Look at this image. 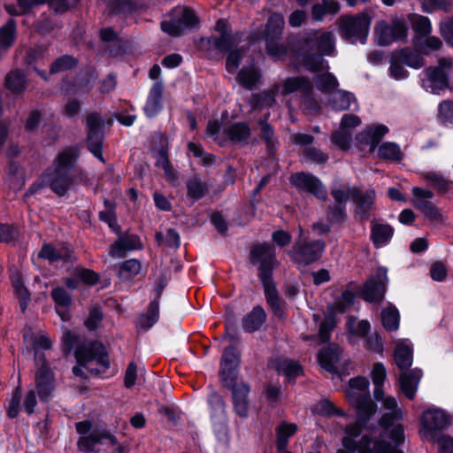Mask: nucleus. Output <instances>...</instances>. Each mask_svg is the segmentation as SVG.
Returning a JSON list of instances; mask_svg holds the SVG:
<instances>
[{
    "mask_svg": "<svg viewBox=\"0 0 453 453\" xmlns=\"http://www.w3.org/2000/svg\"><path fill=\"white\" fill-rule=\"evenodd\" d=\"M275 261V249L270 244L265 242L251 248L250 262L254 265H258V278L262 282L266 302L273 314L282 318L284 311L273 277Z\"/></svg>",
    "mask_w": 453,
    "mask_h": 453,
    "instance_id": "obj_1",
    "label": "nucleus"
},
{
    "mask_svg": "<svg viewBox=\"0 0 453 453\" xmlns=\"http://www.w3.org/2000/svg\"><path fill=\"white\" fill-rule=\"evenodd\" d=\"M62 349L65 355H69L73 351L77 363L80 365H86L96 360L104 370H107L110 367V361L105 348L98 341L87 342L85 337L73 334L70 330H65L62 336Z\"/></svg>",
    "mask_w": 453,
    "mask_h": 453,
    "instance_id": "obj_2",
    "label": "nucleus"
},
{
    "mask_svg": "<svg viewBox=\"0 0 453 453\" xmlns=\"http://www.w3.org/2000/svg\"><path fill=\"white\" fill-rule=\"evenodd\" d=\"M76 158L70 150H65L58 155L51 167L48 168L42 176L43 186L58 196H65L74 186L73 169Z\"/></svg>",
    "mask_w": 453,
    "mask_h": 453,
    "instance_id": "obj_3",
    "label": "nucleus"
},
{
    "mask_svg": "<svg viewBox=\"0 0 453 453\" xmlns=\"http://www.w3.org/2000/svg\"><path fill=\"white\" fill-rule=\"evenodd\" d=\"M394 359L395 365L401 370L399 375L401 391L408 399L412 400L418 390L423 372L418 368L409 370L413 362V348L408 340H401L396 343Z\"/></svg>",
    "mask_w": 453,
    "mask_h": 453,
    "instance_id": "obj_4",
    "label": "nucleus"
},
{
    "mask_svg": "<svg viewBox=\"0 0 453 453\" xmlns=\"http://www.w3.org/2000/svg\"><path fill=\"white\" fill-rule=\"evenodd\" d=\"M326 244L322 240H304L299 237L288 255L297 267H306L317 262L324 253Z\"/></svg>",
    "mask_w": 453,
    "mask_h": 453,
    "instance_id": "obj_5",
    "label": "nucleus"
},
{
    "mask_svg": "<svg viewBox=\"0 0 453 453\" xmlns=\"http://www.w3.org/2000/svg\"><path fill=\"white\" fill-rule=\"evenodd\" d=\"M388 437L392 445L386 441H372L370 436L363 435L359 441V453H403L398 447L404 441V429L401 424L390 429Z\"/></svg>",
    "mask_w": 453,
    "mask_h": 453,
    "instance_id": "obj_6",
    "label": "nucleus"
},
{
    "mask_svg": "<svg viewBox=\"0 0 453 453\" xmlns=\"http://www.w3.org/2000/svg\"><path fill=\"white\" fill-rule=\"evenodd\" d=\"M370 381L363 376H357L349 380L346 397L354 409H369L377 412V403L372 399L369 391Z\"/></svg>",
    "mask_w": 453,
    "mask_h": 453,
    "instance_id": "obj_7",
    "label": "nucleus"
},
{
    "mask_svg": "<svg viewBox=\"0 0 453 453\" xmlns=\"http://www.w3.org/2000/svg\"><path fill=\"white\" fill-rule=\"evenodd\" d=\"M371 25L368 12H363L356 16H344L341 19L340 32L345 39L365 43Z\"/></svg>",
    "mask_w": 453,
    "mask_h": 453,
    "instance_id": "obj_8",
    "label": "nucleus"
},
{
    "mask_svg": "<svg viewBox=\"0 0 453 453\" xmlns=\"http://www.w3.org/2000/svg\"><path fill=\"white\" fill-rule=\"evenodd\" d=\"M284 27L283 16L280 13L272 14L265 27V47L269 56L274 59H280L287 53V49L280 42Z\"/></svg>",
    "mask_w": 453,
    "mask_h": 453,
    "instance_id": "obj_9",
    "label": "nucleus"
},
{
    "mask_svg": "<svg viewBox=\"0 0 453 453\" xmlns=\"http://www.w3.org/2000/svg\"><path fill=\"white\" fill-rule=\"evenodd\" d=\"M374 32L380 46H388L395 42H407L408 27L402 19L395 18L390 22L380 20L375 24Z\"/></svg>",
    "mask_w": 453,
    "mask_h": 453,
    "instance_id": "obj_10",
    "label": "nucleus"
},
{
    "mask_svg": "<svg viewBox=\"0 0 453 453\" xmlns=\"http://www.w3.org/2000/svg\"><path fill=\"white\" fill-rule=\"evenodd\" d=\"M388 284V268L380 266L376 273L358 288V296L368 303H380L384 298Z\"/></svg>",
    "mask_w": 453,
    "mask_h": 453,
    "instance_id": "obj_11",
    "label": "nucleus"
},
{
    "mask_svg": "<svg viewBox=\"0 0 453 453\" xmlns=\"http://www.w3.org/2000/svg\"><path fill=\"white\" fill-rule=\"evenodd\" d=\"M421 435L434 443L438 434L450 425L448 414L441 409H429L422 413Z\"/></svg>",
    "mask_w": 453,
    "mask_h": 453,
    "instance_id": "obj_12",
    "label": "nucleus"
},
{
    "mask_svg": "<svg viewBox=\"0 0 453 453\" xmlns=\"http://www.w3.org/2000/svg\"><path fill=\"white\" fill-rule=\"evenodd\" d=\"M420 85L426 91L434 95H441L449 88V74L442 61L437 66H429L420 74Z\"/></svg>",
    "mask_w": 453,
    "mask_h": 453,
    "instance_id": "obj_13",
    "label": "nucleus"
},
{
    "mask_svg": "<svg viewBox=\"0 0 453 453\" xmlns=\"http://www.w3.org/2000/svg\"><path fill=\"white\" fill-rule=\"evenodd\" d=\"M289 183L300 194H311L321 201H326L327 198L326 188L319 178L311 173H292L289 177Z\"/></svg>",
    "mask_w": 453,
    "mask_h": 453,
    "instance_id": "obj_14",
    "label": "nucleus"
},
{
    "mask_svg": "<svg viewBox=\"0 0 453 453\" xmlns=\"http://www.w3.org/2000/svg\"><path fill=\"white\" fill-rule=\"evenodd\" d=\"M334 202L326 208V218L332 225H341L348 219L347 203L349 200V194L345 189L336 186L334 182L330 191Z\"/></svg>",
    "mask_w": 453,
    "mask_h": 453,
    "instance_id": "obj_15",
    "label": "nucleus"
},
{
    "mask_svg": "<svg viewBox=\"0 0 453 453\" xmlns=\"http://www.w3.org/2000/svg\"><path fill=\"white\" fill-rule=\"evenodd\" d=\"M198 19L195 12L188 8H182L176 12L171 20L161 22V29L171 36H180L188 30L196 27Z\"/></svg>",
    "mask_w": 453,
    "mask_h": 453,
    "instance_id": "obj_16",
    "label": "nucleus"
},
{
    "mask_svg": "<svg viewBox=\"0 0 453 453\" xmlns=\"http://www.w3.org/2000/svg\"><path fill=\"white\" fill-rule=\"evenodd\" d=\"M346 192L349 194V199L354 203V213L361 220H366L371 217V212L375 207L376 192L369 188L362 190L358 187H348Z\"/></svg>",
    "mask_w": 453,
    "mask_h": 453,
    "instance_id": "obj_17",
    "label": "nucleus"
},
{
    "mask_svg": "<svg viewBox=\"0 0 453 453\" xmlns=\"http://www.w3.org/2000/svg\"><path fill=\"white\" fill-rule=\"evenodd\" d=\"M240 357L236 353L235 347L229 346L225 349L219 369V377L224 387H233L237 382L239 374Z\"/></svg>",
    "mask_w": 453,
    "mask_h": 453,
    "instance_id": "obj_18",
    "label": "nucleus"
},
{
    "mask_svg": "<svg viewBox=\"0 0 453 453\" xmlns=\"http://www.w3.org/2000/svg\"><path fill=\"white\" fill-rule=\"evenodd\" d=\"M117 443V437L106 429H93L88 435L81 436L78 442V449L84 453H98L99 446L107 449Z\"/></svg>",
    "mask_w": 453,
    "mask_h": 453,
    "instance_id": "obj_19",
    "label": "nucleus"
},
{
    "mask_svg": "<svg viewBox=\"0 0 453 453\" xmlns=\"http://www.w3.org/2000/svg\"><path fill=\"white\" fill-rule=\"evenodd\" d=\"M35 380L40 400L45 403L50 402L55 390L54 377L50 367L45 363L37 370Z\"/></svg>",
    "mask_w": 453,
    "mask_h": 453,
    "instance_id": "obj_20",
    "label": "nucleus"
},
{
    "mask_svg": "<svg viewBox=\"0 0 453 453\" xmlns=\"http://www.w3.org/2000/svg\"><path fill=\"white\" fill-rule=\"evenodd\" d=\"M227 388L232 392L235 413L241 418H247L249 415L248 396L250 391V386L247 383L242 382Z\"/></svg>",
    "mask_w": 453,
    "mask_h": 453,
    "instance_id": "obj_21",
    "label": "nucleus"
},
{
    "mask_svg": "<svg viewBox=\"0 0 453 453\" xmlns=\"http://www.w3.org/2000/svg\"><path fill=\"white\" fill-rule=\"evenodd\" d=\"M389 129L386 125L377 124L367 127L357 134V139L362 144L369 146V151L373 152L379 147V143Z\"/></svg>",
    "mask_w": 453,
    "mask_h": 453,
    "instance_id": "obj_22",
    "label": "nucleus"
},
{
    "mask_svg": "<svg viewBox=\"0 0 453 453\" xmlns=\"http://www.w3.org/2000/svg\"><path fill=\"white\" fill-rule=\"evenodd\" d=\"M342 357V349L336 344H329L318 354L319 363L322 368L331 373H337V364Z\"/></svg>",
    "mask_w": 453,
    "mask_h": 453,
    "instance_id": "obj_23",
    "label": "nucleus"
},
{
    "mask_svg": "<svg viewBox=\"0 0 453 453\" xmlns=\"http://www.w3.org/2000/svg\"><path fill=\"white\" fill-rule=\"evenodd\" d=\"M38 257L48 260L50 264L58 261H63L65 264H73L75 260L73 251L70 249L62 248L58 250L50 243H45L42 245L38 253Z\"/></svg>",
    "mask_w": 453,
    "mask_h": 453,
    "instance_id": "obj_24",
    "label": "nucleus"
},
{
    "mask_svg": "<svg viewBox=\"0 0 453 453\" xmlns=\"http://www.w3.org/2000/svg\"><path fill=\"white\" fill-rule=\"evenodd\" d=\"M143 248L141 239L136 234H126L111 245V256L123 257L127 251L139 250Z\"/></svg>",
    "mask_w": 453,
    "mask_h": 453,
    "instance_id": "obj_25",
    "label": "nucleus"
},
{
    "mask_svg": "<svg viewBox=\"0 0 453 453\" xmlns=\"http://www.w3.org/2000/svg\"><path fill=\"white\" fill-rule=\"evenodd\" d=\"M357 420L355 423L349 425L345 427V435L343 437H349L354 443H357L356 439L358 438L364 428L366 427L368 421L376 414L372 412L369 409H355Z\"/></svg>",
    "mask_w": 453,
    "mask_h": 453,
    "instance_id": "obj_26",
    "label": "nucleus"
},
{
    "mask_svg": "<svg viewBox=\"0 0 453 453\" xmlns=\"http://www.w3.org/2000/svg\"><path fill=\"white\" fill-rule=\"evenodd\" d=\"M329 104L334 111H338L347 110L355 111L358 110L355 96L342 89H337L330 94Z\"/></svg>",
    "mask_w": 453,
    "mask_h": 453,
    "instance_id": "obj_27",
    "label": "nucleus"
},
{
    "mask_svg": "<svg viewBox=\"0 0 453 453\" xmlns=\"http://www.w3.org/2000/svg\"><path fill=\"white\" fill-rule=\"evenodd\" d=\"M384 409L387 411L380 418V425L385 430L392 426L395 421L402 419L403 412L398 407L397 402L393 396H387L382 400Z\"/></svg>",
    "mask_w": 453,
    "mask_h": 453,
    "instance_id": "obj_28",
    "label": "nucleus"
},
{
    "mask_svg": "<svg viewBox=\"0 0 453 453\" xmlns=\"http://www.w3.org/2000/svg\"><path fill=\"white\" fill-rule=\"evenodd\" d=\"M163 83L157 81L151 87L147 102L144 106V112L148 118L157 116L162 110Z\"/></svg>",
    "mask_w": 453,
    "mask_h": 453,
    "instance_id": "obj_29",
    "label": "nucleus"
},
{
    "mask_svg": "<svg viewBox=\"0 0 453 453\" xmlns=\"http://www.w3.org/2000/svg\"><path fill=\"white\" fill-rule=\"evenodd\" d=\"M267 315L261 305H256L253 309L243 316L242 326L246 333H254L258 331L266 321Z\"/></svg>",
    "mask_w": 453,
    "mask_h": 453,
    "instance_id": "obj_30",
    "label": "nucleus"
},
{
    "mask_svg": "<svg viewBox=\"0 0 453 453\" xmlns=\"http://www.w3.org/2000/svg\"><path fill=\"white\" fill-rule=\"evenodd\" d=\"M312 82L309 78L303 76L288 77L284 80L281 86V95L288 96L296 92L300 94V97L312 90Z\"/></svg>",
    "mask_w": 453,
    "mask_h": 453,
    "instance_id": "obj_31",
    "label": "nucleus"
},
{
    "mask_svg": "<svg viewBox=\"0 0 453 453\" xmlns=\"http://www.w3.org/2000/svg\"><path fill=\"white\" fill-rule=\"evenodd\" d=\"M280 90V86L276 85L270 90H265L257 94H252L249 99V104L252 110H262L264 108L273 107L276 103V94Z\"/></svg>",
    "mask_w": 453,
    "mask_h": 453,
    "instance_id": "obj_32",
    "label": "nucleus"
},
{
    "mask_svg": "<svg viewBox=\"0 0 453 453\" xmlns=\"http://www.w3.org/2000/svg\"><path fill=\"white\" fill-rule=\"evenodd\" d=\"M260 73L254 63L244 65L238 72L237 81L245 88L252 90L260 80Z\"/></svg>",
    "mask_w": 453,
    "mask_h": 453,
    "instance_id": "obj_33",
    "label": "nucleus"
},
{
    "mask_svg": "<svg viewBox=\"0 0 453 453\" xmlns=\"http://www.w3.org/2000/svg\"><path fill=\"white\" fill-rule=\"evenodd\" d=\"M394 234V228L389 224L374 223L371 227V240L375 248L386 246Z\"/></svg>",
    "mask_w": 453,
    "mask_h": 453,
    "instance_id": "obj_34",
    "label": "nucleus"
},
{
    "mask_svg": "<svg viewBox=\"0 0 453 453\" xmlns=\"http://www.w3.org/2000/svg\"><path fill=\"white\" fill-rule=\"evenodd\" d=\"M341 4L338 1L322 2L315 4L311 7V16L316 21H322L327 16L333 18L339 13Z\"/></svg>",
    "mask_w": 453,
    "mask_h": 453,
    "instance_id": "obj_35",
    "label": "nucleus"
},
{
    "mask_svg": "<svg viewBox=\"0 0 453 453\" xmlns=\"http://www.w3.org/2000/svg\"><path fill=\"white\" fill-rule=\"evenodd\" d=\"M412 43L416 50L424 55H430L432 52L436 51L442 46L441 40L434 35L426 36H413Z\"/></svg>",
    "mask_w": 453,
    "mask_h": 453,
    "instance_id": "obj_36",
    "label": "nucleus"
},
{
    "mask_svg": "<svg viewBox=\"0 0 453 453\" xmlns=\"http://www.w3.org/2000/svg\"><path fill=\"white\" fill-rule=\"evenodd\" d=\"M211 419L223 421L226 418V403L222 395L211 391L207 397Z\"/></svg>",
    "mask_w": 453,
    "mask_h": 453,
    "instance_id": "obj_37",
    "label": "nucleus"
},
{
    "mask_svg": "<svg viewBox=\"0 0 453 453\" xmlns=\"http://www.w3.org/2000/svg\"><path fill=\"white\" fill-rule=\"evenodd\" d=\"M226 134L230 141L234 143L248 144L250 128L245 122H235L228 127Z\"/></svg>",
    "mask_w": 453,
    "mask_h": 453,
    "instance_id": "obj_38",
    "label": "nucleus"
},
{
    "mask_svg": "<svg viewBox=\"0 0 453 453\" xmlns=\"http://www.w3.org/2000/svg\"><path fill=\"white\" fill-rule=\"evenodd\" d=\"M27 75L22 70L10 72L5 78V86L13 93L24 91L27 86Z\"/></svg>",
    "mask_w": 453,
    "mask_h": 453,
    "instance_id": "obj_39",
    "label": "nucleus"
},
{
    "mask_svg": "<svg viewBox=\"0 0 453 453\" xmlns=\"http://www.w3.org/2000/svg\"><path fill=\"white\" fill-rule=\"evenodd\" d=\"M297 431V425L282 421L276 428V446L277 450L285 449L288 443V439Z\"/></svg>",
    "mask_w": 453,
    "mask_h": 453,
    "instance_id": "obj_40",
    "label": "nucleus"
},
{
    "mask_svg": "<svg viewBox=\"0 0 453 453\" xmlns=\"http://www.w3.org/2000/svg\"><path fill=\"white\" fill-rule=\"evenodd\" d=\"M186 187L188 197L194 201L202 199L209 192L208 184L196 175L187 180Z\"/></svg>",
    "mask_w": 453,
    "mask_h": 453,
    "instance_id": "obj_41",
    "label": "nucleus"
},
{
    "mask_svg": "<svg viewBox=\"0 0 453 453\" xmlns=\"http://www.w3.org/2000/svg\"><path fill=\"white\" fill-rule=\"evenodd\" d=\"M418 50L403 48L398 52V59L403 65L414 69H419L424 65V58Z\"/></svg>",
    "mask_w": 453,
    "mask_h": 453,
    "instance_id": "obj_42",
    "label": "nucleus"
},
{
    "mask_svg": "<svg viewBox=\"0 0 453 453\" xmlns=\"http://www.w3.org/2000/svg\"><path fill=\"white\" fill-rule=\"evenodd\" d=\"M79 64L77 58L65 54L57 58L50 66V75L74 69Z\"/></svg>",
    "mask_w": 453,
    "mask_h": 453,
    "instance_id": "obj_43",
    "label": "nucleus"
},
{
    "mask_svg": "<svg viewBox=\"0 0 453 453\" xmlns=\"http://www.w3.org/2000/svg\"><path fill=\"white\" fill-rule=\"evenodd\" d=\"M303 67L312 73L328 69V63L320 53L307 52L302 57Z\"/></svg>",
    "mask_w": 453,
    "mask_h": 453,
    "instance_id": "obj_44",
    "label": "nucleus"
},
{
    "mask_svg": "<svg viewBox=\"0 0 453 453\" xmlns=\"http://www.w3.org/2000/svg\"><path fill=\"white\" fill-rule=\"evenodd\" d=\"M400 146L393 142H386L378 147V157L384 160L400 162L403 159Z\"/></svg>",
    "mask_w": 453,
    "mask_h": 453,
    "instance_id": "obj_45",
    "label": "nucleus"
},
{
    "mask_svg": "<svg viewBox=\"0 0 453 453\" xmlns=\"http://www.w3.org/2000/svg\"><path fill=\"white\" fill-rule=\"evenodd\" d=\"M142 269V263L135 258L121 262L119 265L118 275L122 280H129L138 275Z\"/></svg>",
    "mask_w": 453,
    "mask_h": 453,
    "instance_id": "obj_46",
    "label": "nucleus"
},
{
    "mask_svg": "<svg viewBox=\"0 0 453 453\" xmlns=\"http://www.w3.org/2000/svg\"><path fill=\"white\" fill-rule=\"evenodd\" d=\"M159 319V302L151 300L148 305L146 314L139 318L140 326L143 329L151 328Z\"/></svg>",
    "mask_w": 453,
    "mask_h": 453,
    "instance_id": "obj_47",
    "label": "nucleus"
},
{
    "mask_svg": "<svg viewBox=\"0 0 453 453\" xmlns=\"http://www.w3.org/2000/svg\"><path fill=\"white\" fill-rule=\"evenodd\" d=\"M381 323L388 332L396 331L399 328L400 314L395 306H388L381 311Z\"/></svg>",
    "mask_w": 453,
    "mask_h": 453,
    "instance_id": "obj_48",
    "label": "nucleus"
},
{
    "mask_svg": "<svg viewBox=\"0 0 453 453\" xmlns=\"http://www.w3.org/2000/svg\"><path fill=\"white\" fill-rule=\"evenodd\" d=\"M423 179L438 192H447L450 189L452 181L445 179L441 173L436 172H424L422 173Z\"/></svg>",
    "mask_w": 453,
    "mask_h": 453,
    "instance_id": "obj_49",
    "label": "nucleus"
},
{
    "mask_svg": "<svg viewBox=\"0 0 453 453\" xmlns=\"http://www.w3.org/2000/svg\"><path fill=\"white\" fill-rule=\"evenodd\" d=\"M313 81L317 89L324 94H331L339 85L336 77L329 72L316 75Z\"/></svg>",
    "mask_w": 453,
    "mask_h": 453,
    "instance_id": "obj_50",
    "label": "nucleus"
},
{
    "mask_svg": "<svg viewBox=\"0 0 453 453\" xmlns=\"http://www.w3.org/2000/svg\"><path fill=\"white\" fill-rule=\"evenodd\" d=\"M209 44L222 53H227L235 49L237 42L232 34L219 36H212L209 39Z\"/></svg>",
    "mask_w": 453,
    "mask_h": 453,
    "instance_id": "obj_51",
    "label": "nucleus"
},
{
    "mask_svg": "<svg viewBox=\"0 0 453 453\" xmlns=\"http://www.w3.org/2000/svg\"><path fill=\"white\" fill-rule=\"evenodd\" d=\"M87 136H104V120L96 112L89 113L86 119Z\"/></svg>",
    "mask_w": 453,
    "mask_h": 453,
    "instance_id": "obj_52",
    "label": "nucleus"
},
{
    "mask_svg": "<svg viewBox=\"0 0 453 453\" xmlns=\"http://www.w3.org/2000/svg\"><path fill=\"white\" fill-rule=\"evenodd\" d=\"M336 326L335 313L333 310L326 314L324 319L321 321L319 329V343H326L330 340L331 332Z\"/></svg>",
    "mask_w": 453,
    "mask_h": 453,
    "instance_id": "obj_53",
    "label": "nucleus"
},
{
    "mask_svg": "<svg viewBox=\"0 0 453 453\" xmlns=\"http://www.w3.org/2000/svg\"><path fill=\"white\" fill-rule=\"evenodd\" d=\"M411 26L416 33L414 36H426L432 32V25L430 19L422 15L412 14L410 17Z\"/></svg>",
    "mask_w": 453,
    "mask_h": 453,
    "instance_id": "obj_54",
    "label": "nucleus"
},
{
    "mask_svg": "<svg viewBox=\"0 0 453 453\" xmlns=\"http://www.w3.org/2000/svg\"><path fill=\"white\" fill-rule=\"evenodd\" d=\"M16 21L9 19L8 21L0 27V47L6 50L10 48L15 40Z\"/></svg>",
    "mask_w": 453,
    "mask_h": 453,
    "instance_id": "obj_55",
    "label": "nucleus"
},
{
    "mask_svg": "<svg viewBox=\"0 0 453 453\" xmlns=\"http://www.w3.org/2000/svg\"><path fill=\"white\" fill-rule=\"evenodd\" d=\"M437 118L440 123L453 127V100H443L438 104Z\"/></svg>",
    "mask_w": 453,
    "mask_h": 453,
    "instance_id": "obj_56",
    "label": "nucleus"
},
{
    "mask_svg": "<svg viewBox=\"0 0 453 453\" xmlns=\"http://www.w3.org/2000/svg\"><path fill=\"white\" fill-rule=\"evenodd\" d=\"M50 296L56 307L68 309L72 304V295L63 287L57 286L50 291Z\"/></svg>",
    "mask_w": 453,
    "mask_h": 453,
    "instance_id": "obj_57",
    "label": "nucleus"
},
{
    "mask_svg": "<svg viewBox=\"0 0 453 453\" xmlns=\"http://www.w3.org/2000/svg\"><path fill=\"white\" fill-rule=\"evenodd\" d=\"M316 49L321 55H331L334 50V36L331 32H325L316 39Z\"/></svg>",
    "mask_w": 453,
    "mask_h": 453,
    "instance_id": "obj_58",
    "label": "nucleus"
},
{
    "mask_svg": "<svg viewBox=\"0 0 453 453\" xmlns=\"http://www.w3.org/2000/svg\"><path fill=\"white\" fill-rule=\"evenodd\" d=\"M301 107L309 115H317L321 111V106L315 97L313 89L301 96Z\"/></svg>",
    "mask_w": 453,
    "mask_h": 453,
    "instance_id": "obj_59",
    "label": "nucleus"
},
{
    "mask_svg": "<svg viewBox=\"0 0 453 453\" xmlns=\"http://www.w3.org/2000/svg\"><path fill=\"white\" fill-rule=\"evenodd\" d=\"M269 113L264 119H260L258 125L260 127V135L265 140L269 151L275 149L276 140L273 127L268 123Z\"/></svg>",
    "mask_w": 453,
    "mask_h": 453,
    "instance_id": "obj_60",
    "label": "nucleus"
},
{
    "mask_svg": "<svg viewBox=\"0 0 453 453\" xmlns=\"http://www.w3.org/2000/svg\"><path fill=\"white\" fill-rule=\"evenodd\" d=\"M100 38L103 42H113V48L110 50V53L113 56H119L123 53V48L120 42L118 41V34L111 27H105L100 30Z\"/></svg>",
    "mask_w": 453,
    "mask_h": 453,
    "instance_id": "obj_61",
    "label": "nucleus"
},
{
    "mask_svg": "<svg viewBox=\"0 0 453 453\" xmlns=\"http://www.w3.org/2000/svg\"><path fill=\"white\" fill-rule=\"evenodd\" d=\"M303 156L306 161L316 165H325L329 158L326 153L313 146L304 148L303 150Z\"/></svg>",
    "mask_w": 453,
    "mask_h": 453,
    "instance_id": "obj_62",
    "label": "nucleus"
},
{
    "mask_svg": "<svg viewBox=\"0 0 453 453\" xmlns=\"http://www.w3.org/2000/svg\"><path fill=\"white\" fill-rule=\"evenodd\" d=\"M347 327L350 334L358 337H365L371 329L368 320L363 319L357 323L356 319L350 317L347 320Z\"/></svg>",
    "mask_w": 453,
    "mask_h": 453,
    "instance_id": "obj_63",
    "label": "nucleus"
},
{
    "mask_svg": "<svg viewBox=\"0 0 453 453\" xmlns=\"http://www.w3.org/2000/svg\"><path fill=\"white\" fill-rule=\"evenodd\" d=\"M242 59V49H234L227 52L226 69L229 73H237Z\"/></svg>",
    "mask_w": 453,
    "mask_h": 453,
    "instance_id": "obj_64",
    "label": "nucleus"
}]
</instances>
